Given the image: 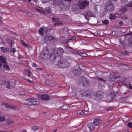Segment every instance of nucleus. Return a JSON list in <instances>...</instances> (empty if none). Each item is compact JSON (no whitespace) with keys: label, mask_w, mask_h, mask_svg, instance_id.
<instances>
[{"label":"nucleus","mask_w":132,"mask_h":132,"mask_svg":"<svg viewBox=\"0 0 132 132\" xmlns=\"http://www.w3.org/2000/svg\"><path fill=\"white\" fill-rule=\"evenodd\" d=\"M70 65L69 62L67 60L61 59L58 62L57 65L61 68H65L68 67Z\"/></svg>","instance_id":"nucleus-1"},{"label":"nucleus","mask_w":132,"mask_h":132,"mask_svg":"<svg viewBox=\"0 0 132 132\" xmlns=\"http://www.w3.org/2000/svg\"><path fill=\"white\" fill-rule=\"evenodd\" d=\"M41 57L43 59H46L50 57L51 58H53L54 55L53 53L51 54L49 53L48 50H45L43 51L41 54Z\"/></svg>","instance_id":"nucleus-2"},{"label":"nucleus","mask_w":132,"mask_h":132,"mask_svg":"<svg viewBox=\"0 0 132 132\" xmlns=\"http://www.w3.org/2000/svg\"><path fill=\"white\" fill-rule=\"evenodd\" d=\"M105 6L106 10L109 12L113 11L114 9V6L110 0H109L106 2Z\"/></svg>","instance_id":"nucleus-3"},{"label":"nucleus","mask_w":132,"mask_h":132,"mask_svg":"<svg viewBox=\"0 0 132 132\" xmlns=\"http://www.w3.org/2000/svg\"><path fill=\"white\" fill-rule=\"evenodd\" d=\"M54 53H53L54 57V59H55L57 57H58L62 54L63 52V50L61 48L59 49H55L54 50Z\"/></svg>","instance_id":"nucleus-4"},{"label":"nucleus","mask_w":132,"mask_h":132,"mask_svg":"<svg viewBox=\"0 0 132 132\" xmlns=\"http://www.w3.org/2000/svg\"><path fill=\"white\" fill-rule=\"evenodd\" d=\"M78 5L80 8L83 9L88 5L89 2L86 0L82 2L80 1L78 2Z\"/></svg>","instance_id":"nucleus-5"},{"label":"nucleus","mask_w":132,"mask_h":132,"mask_svg":"<svg viewBox=\"0 0 132 132\" xmlns=\"http://www.w3.org/2000/svg\"><path fill=\"white\" fill-rule=\"evenodd\" d=\"M6 87L11 89L14 87L15 84V81L14 80H11L7 82Z\"/></svg>","instance_id":"nucleus-6"},{"label":"nucleus","mask_w":132,"mask_h":132,"mask_svg":"<svg viewBox=\"0 0 132 132\" xmlns=\"http://www.w3.org/2000/svg\"><path fill=\"white\" fill-rule=\"evenodd\" d=\"M79 83L80 85H87V84L89 83V80H87L84 77H82L80 78V79Z\"/></svg>","instance_id":"nucleus-7"},{"label":"nucleus","mask_w":132,"mask_h":132,"mask_svg":"<svg viewBox=\"0 0 132 132\" xmlns=\"http://www.w3.org/2000/svg\"><path fill=\"white\" fill-rule=\"evenodd\" d=\"M82 71V70L79 67V65H77L76 68L72 71L73 73L75 75H78L80 74Z\"/></svg>","instance_id":"nucleus-8"},{"label":"nucleus","mask_w":132,"mask_h":132,"mask_svg":"<svg viewBox=\"0 0 132 132\" xmlns=\"http://www.w3.org/2000/svg\"><path fill=\"white\" fill-rule=\"evenodd\" d=\"M54 37L53 36L48 35L45 37L44 39V41L46 43H49V42L50 41L54 39Z\"/></svg>","instance_id":"nucleus-9"},{"label":"nucleus","mask_w":132,"mask_h":132,"mask_svg":"<svg viewBox=\"0 0 132 132\" xmlns=\"http://www.w3.org/2000/svg\"><path fill=\"white\" fill-rule=\"evenodd\" d=\"M127 10L128 9L126 7H124L119 10V13L120 14H123L127 11Z\"/></svg>","instance_id":"nucleus-10"},{"label":"nucleus","mask_w":132,"mask_h":132,"mask_svg":"<svg viewBox=\"0 0 132 132\" xmlns=\"http://www.w3.org/2000/svg\"><path fill=\"white\" fill-rule=\"evenodd\" d=\"M30 101V102L31 104L30 105H36L38 103V102L35 99H31V100Z\"/></svg>","instance_id":"nucleus-11"},{"label":"nucleus","mask_w":132,"mask_h":132,"mask_svg":"<svg viewBox=\"0 0 132 132\" xmlns=\"http://www.w3.org/2000/svg\"><path fill=\"white\" fill-rule=\"evenodd\" d=\"M41 98L44 100H48L50 99V96L48 95H42Z\"/></svg>","instance_id":"nucleus-12"},{"label":"nucleus","mask_w":132,"mask_h":132,"mask_svg":"<svg viewBox=\"0 0 132 132\" xmlns=\"http://www.w3.org/2000/svg\"><path fill=\"white\" fill-rule=\"evenodd\" d=\"M88 127L90 131L93 130L95 128V126L92 123L88 124Z\"/></svg>","instance_id":"nucleus-13"},{"label":"nucleus","mask_w":132,"mask_h":132,"mask_svg":"<svg viewBox=\"0 0 132 132\" xmlns=\"http://www.w3.org/2000/svg\"><path fill=\"white\" fill-rule=\"evenodd\" d=\"M100 121L99 119H96L94 120L93 123L95 126H97L99 125Z\"/></svg>","instance_id":"nucleus-14"},{"label":"nucleus","mask_w":132,"mask_h":132,"mask_svg":"<svg viewBox=\"0 0 132 132\" xmlns=\"http://www.w3.org/2000/svg\"><path fill=\"white\" fill-rule=\"evenodd\" d=\"M92 16V12L90 11H89L86 13L85 16L86 19L87 20H88V18H87V16H88L90 17Z\"/></svg>","instance_id":"nucleus-15"},{"label":"nucleus","mask_w":132,"mask_h":132,"mask_svg":"<svg viewBox=\"0 0 132 132\" xmlns=\"http://www.w3.org/2000/svg\"><path fill=\"white\" fill-rule=\"evenodd\" d=\"M30 100H31V98H29L28 99H26L23 100V102L24 104L28 105H31V104L30 102Z\"/></svg>","instance_id":"nucleus-16"},{"label":"nucleus","mask_w":132,"mask_h":132,"mask_svg":"<svg viewBox=\"0 0 132 132\" xmlns=\"http://www.w3.org/2000/svg\"><path fill=\"white\" fill-rule=\"evenodd\" d=\"M75 53L76 54H77L79 55H81L82 56H86V54L85 52H76Z\"/></svg>","instance_id":"nucleus-17"},{"label":"nucleus","mask_w":132,"mask_h":132,"mask_svg":"<svg viewBox=\"0 0 132 132\" xmlns=\"http://www.w3.org/2000/svg\"><path fill=\"white\" fill-rule=\"evenodd\" d=\"M7 108H10L13 109H17V107L16 106L12 104H8Z\"/></svg>","instance_id":"nucleus-18"},{"label":"nucleus","mask_w":132,"mask_h":132,"mask_svg":"<svg viewBox=\"0 0 132 132\" xmlns=\"http://www.w3.org/2000/svg\"><path fill=\"white\" fill-rule=\"evenodd\" d=\"M0 60L3 63H6L5 59L3 56H0Z\"/></svg>","instance_id":"nucleus-19"},{"label":"nucleus","mask_w":132,"mask_h":132,"mask_svg":"<svg viewBox=\"0 0 132 132\" xmlns=\"http://www.w3.org/2000/svg\"><path fill=\"white\" fill-rule=\"evenodd\" d=\"M3 68L5 70H9L10 69L8 65L6 64H4L3 65Z\"/></svg>","instance_id":"nucleus-20"},{"label":"nucleus","mask_w":132,"mask_h":132,"mask_svg":"<svg viewBox=\"0 0 132 132\" xmlns=\"http://www.w3.org/2000/svg\"><path fill=\"white\" fill-rule=\"evenodd\" d=\"M1 50L2 52L4 53H7V50L6 48L4 47H2L1 48Z\"/></svg>","instance_id":"nucleus-21"},{"label":"nucleus","mask_w":132,"mask_h":132,"mask_svg":"<svg viewBox=\"0 0 132 132\" xmlns=\"http://www.w3.org/2000/svg\"><path fill=\"white\" fill-rule=\"evenodd\" d=\"M44 29L43 28H41L39 30V33L41 35H43V34Z\"/></svg>","instance_id":"nucleus-22"},{"label":"nucleus","mask_w":132,"mask_h":132,"mask_svg":"<svg viewBox=\"0 0 132 132\" xmlns=\"http://www.w3.org/2000/svg\"><path fill=\"white\" fill-rule=\"evenodd\" d=\"M63 31L64 33L66 34H68L69 32V30L66 27L64 28Z\"/></svg>","instance_id":"nucleus-23"},{"label":"nucleus","mask_w":132,"mask_h":132,"mask_svg":"<svg viewBox=\"0 0 132 132\" xmlns=\"http://www.w3.org/2000/svg\"><path fill=\"white\" fill-rule=\"evenodd\" d=\"M126 6L130 7H132V1L129 2L127 4H125Z\"/></svg>","instance_id":"nucleus-24"},{"label":"nucleus","mask_w":132,"mask_h":132,"mask_svg":"<svg viewBox=\"0 0 132 132\" xmlns=\"http://www.w3.org/2000/svg\"><path fill=\"white\" fill-rule=\"evenodd\" d=\"M52 20L54 22H58L60 21V19L56 18H52Z\"/></svg>","instance_id":"nucleus-25"},{"label":"nucleus","mask_w":132,"mask_h":132,"mask_svg":"<svg viewBox=\"0 0 132 132\" xmlns=\"http://www.w3.org/2000/svg\"><path fill=\"white\" fill-rule=\"evenodd\" d=\"M86 112L85 111H78L77 112L78 115H82L84 114H86V113H85V112Z\"/></svg>","instance_id":"nucleus-26"},{"label":"nucleus","mask_w":132,"mask_h":132,"mask_svg":"<svg viewBox=\"0 0 132 132\" xmlns=\"http://www.w3.org/2000/svg\"><path fill=\"white\" fill-rule=\"evenodd\" d=\"M38 129L39 127L38 126H33L31 128V129L34 131L37 130H38Z\"/></svg>","instance_id":"nucleus-27"},{"label":"nucleus","mask_w":132,"mask_h":132,"mask_svg":"<svg viewBox=\"0 0 132 132\" xmlns=\"http://www.w3.org/2000/svg\"><path fill=\"white\" fill-rule=\"evenodd\" d=\"M53 3L54 5H58L60 3V1L59 0H53Z\"/></svg>","instance_id":"nucleus-28"},{"label":"nucleus","mask_w":132,"mask_h":132,"mask_svg":"<svg viewBox=\"0 0 132 132\" xmlns=\"http://www.w3.org/2000/svg\"><path fill=\"white\" fill-rule=\"evenodd\" d=\"M68 108V106L66 105H63L62 106L60 107V109L63 110H67Z\"/></svg>","instance_id":"nucleus-29"},{"label":"nucleus","mask_w":132,"mask_h":132,"mask_svg":"<svg viewBox=\"0 0 132 132\" xmlns=\"http://www.w3.org/2000/svg\"><path fill=\"white\" fill-rule=\"evenodd\" d=\"M6 82L5 81L3 80H1L0 79V84L1 85H5L6 84Z\"/></svg>","instance_id":"nucleus-30"},{"label":"nucleus","mask_w":132,"mask_h":132,"mask_svg":"<svg viewBox=\"0 0 132 132\" xmlns=\"http://www.w3.org/2000/svg\"><path fill=\"white\" fill-rule=\"evenodd\" d=\"M1 105L3 107L7 108L8 104L7 103L3 102L2 103Z\"/></svg>","instance_id":"nucleus-31"},{"label":"nucleus","mask_w":132,"mask_h":132,"mask_svg":"<svg viewBox=\"0 0 132 132\" xmlns=\"http://www.w3.org/2000/svg\"><path fill=\"white\" fill-rule=\"evenodd\" d=\"M6 120L7 121V122L9 124L13 123V120L12 119H8Z\"/></svg>","instance_id":"nucleus-32"},{"label":"nucleus","mask_w":132,"mask_h":132,"mask_svg":"<svg viewBox=\"0 0 132 132\" xmlns=\"http://www.w3.org/2000/svg\"><path fill=\"white\" fill-rule=\"evenodd\" d=\"M5 118L4 117L1 116L0 117V122H3L5 120Z\"/></svg>","instance_id":"nucleus-33"},{"label":"nucleus","mask_w":132,"mask_h":132,"mask_svg":"<svg viewBox=\"0 0 132 132\" xmlns=\"http://www.w3.org/2000/svg\"><path fill=\"white\" fill-rule=\"evenodd\" d=\"M22 44L23 46H24L25 47H28L29 46L27 44H26L25 42L22 41Z\"/></svg>","instance_id":"nucleus-34"},{"label":"nucleus","mask_w":132,"mask_h":132,"mask_svg":"<svg viewBox=\"0 0 132 132\" xmlns=\"http://www.w3.org/2000/svg\"><path fill=\"white\" fill-rule=\"evenodd\" d=\"M62 24L61 22H57L55 23L54 24V26H56Z\"/></svg>","instance_id":"nucleus-35"},{"label":"nucleus","mask_w":132,"mask_h":132,"mask_svg":"<svg viewBox=\"0 0 132 132\" xmlns=\"http://www.w3.org/2000/svg\"><path fill=\"white\" fill-rule=\"evenodd\" d=\"M16 51V50L14 48H11L10 50V52H12L14 54L15 52Z\"/></svg>","instance_id":"nucleus-36"},{"label":"nucleus","mask_w":132,"mask_h":132,"mask_svg":"<svg viewBox=\"0 0 132 132\" xmlns=\"http://www.w3.org/2000/svg\"><path fill=\"white\" fill-rule=\"evenodd\" d=\"M46 11L48 13H50L51 12V10L50 8L49 7L46 9Z\"/></svg>","instance_id":"nucleus-37"},{"label":"nucleus","mask_w":132,"mask_h":132,"mask_svg":"<svg viewBox=\"0 0 132 132\" xmlns=\"http://www.w3.org/2000/svg\"><path fill=\"white\" fill-rule=\"evenodd\" d=\"M102 23L104 24H108L109 23V22L107 20H104L102 21Z\"/></svg>","instance_id":"nucleus-38"},{"label":"nucleus","mask_w":132,"mask_h":132,"mask_svg":"<svg viewBox=\"0 0 132 132\" xmlns=\"http://www.w3.org/2000/svg\"><path fill=\"white\" fill-rule=\"evenodd\" d=\"M7 42L10 45H11L12 44V42L11 40L9 39H7Z\"/></svg>","instance_id":"nucleus-39"},{"label":"nucleus","mask_w":132,"mask_h":132,"mask_svg":"<svg viewBox=\"0 0 132 132\" xmlns=\"http://www.w3.org/2000/svg\"><path fill=\"white\" fill-rule=\"evenodd\" d=\"M110 19H115V17L114 15H111L110 16Z\"/></svg>","instance_id":"nucleus-40"},{"label":"nucleus","mask_w":132,"mask_h":132,"mask_svg":"<svg viewBox=\"0 0 132 132\" xmlns=\"http://www.w3.org/2000/svg\"><path fill=\"white\" fill-rule=\"evenodd\" d=\"M128 126L130 128L132 127V123L129 122L128 124Z\"/></svg>","instance_id":"nucleus-41"},{"label":"nucleus","mask_w":132,"mask_h":132,"mask_svg":"<svg viewBox=\"0 0 132 132\" xmlns=\"http://www.w3.org/2000/svg\"><path fill=\"white\" fill-rule=\"evenodd\" d=\"M76 39V38L74 37H72L71 38H70L69 40H75Z\"/></svg>","instance_id":"nucleus-42"},{"label":"nucleus","mask_w":132,"mask_h":132,"mask_svg":"<svg viewBox=\"0 0 132 132\" xmlns=\"http://www.w3.org/2000/svg\"><path fill=\"white\" fill-rule=\"evenodd\" d=\"M128 0H121V2L123 3H125L127 2Z\"/></svg>","instance_id":"nucleus-43"},{"label":"nucleus","mask_w":132,"mask_h":132,"mask_svg":"<svg viewBox=\"0 0 132 132\" xmlns=\"http://www.w3.org/2000/svg\"><path fill=\"white\" fill-rule=\"evenodd\" d=\"M98 80L100 81H101L103 82H105L106 81L105 80H104L102 78H98Z\"/></svg>","instance_id":"nucleus-44"},{"label":"nucleus","mask_w":132,"mask_h":132,"mask_svg":"<svg viewBox=\"0 0 132 132\" xmlns=\"http://www.w3.org/2000/svg\"><path fill=\"white\" fill-rule=\"evenodd\" d=\"M121 19H127V17L125 16H123L122 17Z\"/></svg>","instance_id":"nucleus-45"},{"label":"nucleus","mask_w":132,"mask_h":132,"mask_svg":"<svg viewBox=\"0 0 132 132\" xmlns=\"http://www.w3.org/2000/svg\"><path fill=\"white\" fill-rule=\"evenodd\" d=\"M50 0H42V1L43 3H44L45 2H48Z\"/></svg>","instance_id":"nucleus-46"},{"label":"nucleus","mask_w":132,"mask_h":132,"mask_svg":"<svg viewBox=\"0 0 132 132\" xmlns=\"http://www.w3.org/2000/svg\"><path fill=\"white\" fill-rule=\"evenodd\" d=\"M126 86L127 87H128L130 89H132V86L131 85H130L128 86V85H126Z\"/></svg>","instance_id":"nucleus-47"},{"label":"nucleus","mask_w":132,"mask_h":132,"mask_svg":"<svg viewBox=\"0 0 132 132\" xmlns=\"http://www.w3.org/2000/svg\"><path fill=\"white\" fill-rule=\"evenodd\" d=\"M35 9L36 10V11L38 12H40L41 11L40 10L36 8H35Z\"/></svg>","instance_id":"nucleus-48"},{"label":"nucleus","mask_w":132,"mask_h":132,"mask_svg":"<svg viewBox=\"0 0 132 132\" xmlns=\"http://www.w3.org/2000/svg\"><path fill=\"white\" fill-rule=\"evenodd\" d=\"M100 97L101 98H102V96L101 95H100L99 96H98V95H97V96H96V99L97 100H98V98L99 97Z\"/></svg>","instance_id":"nucleus-49"},{"label":"nucleus","mask_w":132,"mask_h":132,"mask_svg":"<svg viewBox=\"0 0 132 132\" xmlns=\"http://www.w3.org/2000/svg\"><path fill=\"white\" fill-rule=\"evenodd\" d=\"M119 24L120 25L122 26L123 24V22L122 21H120L119 22Z\"/></svg>","instance_id":"nucleus-50"},{"label":"nucleus","mask_w":132,"mask_h":132,"mask_svg":"<svg viewBox=\"0 0 132 132\" xmlns=\"http://www.w3.org/2000/svg\"><path fill=\"white\" fill-rule=\"evenodd\" d=\"M27 72H28V74H31L30 70L29 69H28L27 70Z\"/></svg>","instance_id":"nucleus-51"},{"label":"nucleus","mask_w":132,"mask_h":132,"mask_svg":"<svg viewBox=\"0 0 132 132\" xmlns=\"http://www.w3.org/2000/svg\"><path fill=\"white\" fill-rule=\"evenodd\" d=\"M25 80H26V81H28L29 82H32V81L30 80H28V79H25Z\"/></svg>","instance_id":"nucleus-52"},{"label":"nucleus","mask_w":132,"mask_h":132,"mask_svg":"<svg viewBox=\"0 0 132 132\" xmlns=\"http://www.w3.org/2000/svg\"><path fill=\"white\" fill-rule=\"evenodd\" d=\"M32 65L33 67H36V64L35 63H33L32 64Z\"/></svg>","instance_id":"nucleus-53"},{"label":"nucleus","mask_w":132,"mask_h":132,"mask_svg":"<svg viewBox=\"0 0 132 132\" xmlns=\"http://www.w3.org/2000/svg\"><path fill=\"white\" fill-rule=\"evenodd\" d=\"M2 66V63H1L0 62V70H1Z\"/></svg>","instance_id":"nucleus-54"},{"label":"nucleus","mask_w":132,"mask_h":132,"mask_svg":"<svg viewBox=\"0 0 132 132\" xmlns=\"http://www.w3.org/2000/svg\"><path fill=\"white\" fill-rule=\"evenodd\" d=\"M65 1H67L69 3H70L71 0H64Z\"/></svg>","instance_id":"nucleus-55"},{"label":"nucleus","mask_w":132,"mask_h":132,"mask_svg":"<svg viewBox=\"0 0 132 132\" xmlns=\"http://www.w3.org/2000/svg\"><path fill=\"white\" fill-rule=\"evenodd\" d=\"M125 54L126 55H128V54L129 53V52H127L126 51H125Z\"/></svg>","instance_id":"nucleus-56"},{"label":"nucleus","mask_w":132,"mask_h":132,"mask_svg":"<svg viewBox=\"0 0 132 132\" xmlns=\"http://www.w3.org/2000/svg\"><path fill=\"white\" fill-rule=\"evenodd\" d=\"M132 35V32H131L128 34H127L126 35Z\"/></svg>","instance_id":"nucleus-57"},{"label":"nucleus","mask_w":132,"mask_h":132,"mask_svg":"<svg viewBox=\"0 0 132 132\" xmlns=\"http://www.w3.org/2000/svg\"><path fill=\"white\" fill-rule=\"evenodd\" d=\"M0 132H8L7 131H1Z\"/></svg>","instance_id":"nucleus-58"},{"label":"nucleus","mask_w":132,"mask_h":132,"mask_svg":"<svg viewBox=\"0 0 132 132\" xmlns=\"http://www.w3.org/2000/svg\"><path fill=\"white\" fill-rule=\"evenodd\" d=\"M30 74H28L27 76H29V77H30Z\"/></svg>","instance_id":"nucleus-59"},{"label":"nucleus","mask_w":132,"mask_h":132,"mask_svg":"<svg viewBox=\"0 0 132 132\" xmlns=\"http://www.w3.org/2000/svg\"><path fill=\"white\" fill-rule=\"evenodd\" d=\"M71 48V49L72 48H71V47H68V48Z\"/></svg>","instance_id":"nucleus-60"},{"label":"nucleus","mask_w":132,"mask_h":132,"mask_svg":"<svg viewBox=\"0 0 132 132\" xmlns=\"http://www.w3.org/2000/svg\"><path fill=\"white\" fill-rule=\"evenodd\" d=\"M57 130H55L54 131H53V132H56Z\"/></svg>","instance_id":"nucleus-61"},{"label":"nucleus","mask_w":132,"mask_h":132,"mask_svg":"<svg viewBox=\"0 0 132 132\" xmlns=\"http://www.w3.org/2000/svg\"><path fill=\"white\" fill-rule=\"evenodd\" d=\"M28 0V1L30 2L32 0Z\"/></svg>","instance_id":"nucleus-62"},{"label":"nucleus","mask_w":132,"mask_h":132,"mask_svg":"<svg viewBox=\"0 0 132 132\" xmlns=\"http://www.w3.org/2000/svg\"><path fill=\"white\" fill-rule=\"evenodd\" d=\"M124 93V94H126V92H125Z\"/></svg>","instance_id":"nucleus-63"},{"label":"nucleus","mask_w":132,"mask_h":132,"mask_svg":"<svg viewBox=\"0 0 132 132\" xmlns=\"http://www.w3.org/2000/svg\"><path fill=\"white\" fill-rule=\"evenodd\" d=\"M51 85V86H53V85Z\"/></svg>","instance_id":"nucleus-64"}]
</instances>
